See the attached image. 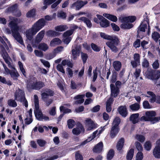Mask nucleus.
Masks as SVG:
<instances>
[{"mask_svg": "<svg viewBox=\"0 0 160 160\" xmlns=\"http://www.w3.org/2000/svg\"><path fill=\"white\" fill-rule=\"evenodd\" d=\"M9 18L10 21L8 26L11 28L13 36L17 42L25 46L22 38L18 32L20 28L18 24L20 22V20L11 17H9Z\"/></svg>", "mask_w": 160, "mask_h": 160, "instance_id": "obj_1", "label": "nucleus"}, {"mask_svg": "<svg viewBox=\"0 0 160 160\" xmlns=\"http://www.w3.org/2000/svg\"><path fill=\"white\" fill-rule=\"evenodd\" d=\"M101 37L105 39L110 40L106 42L107 45L114 52L118 51V49L116 46L118 45L119 41L118 38L115 37L110 36L106 34L105 33L101 32L100 33Z\"/></svg>", "mask_w": 160, "mask_h": 160, "instance_id": "obj_2", "label": "nucleus"}, {"mask_svg": "<svg viewBox=\"0 0 160 160\" xmlns=\"http://www.w3.org/2000/svg\"><path fill=\"white\" fill-rule=\"evenodd\" d=\"M1 53L5 62L8 64V67L14 70V71H11L10 73L11 77L14 80H17L19 76V74L14 66L11 64L10 62L11 59L3 48H1Z\"/></svg>", "mask_w": 160, "mask_h": 160, "instance_id": "obj_3", "label": "nucleus"}, {"mask_svg": "<svg viewBox=\"0 0 160 160\" xmlns=\"http://www.w3.org/2000/svg\"><path fill=\"white\" fill-rule=\"evenodd\" d=\"M34 102L35 105V109L34 112L36 118L39 120H44L45 121H49V119L48 117L43 115L41 110L39 109L38 98L37 96L34 95Z\"/></svg>", "mask_w": 160, "mask_h": 160, "instance_id": "obj_4", "label": "nucleus"}, {"mask_svg": "<svg viewBox=\"0 0 160 160\" xmlns=\"http://www.w3.org/2000/svg\"><path fill=\"white\" fill-rule=\"evenodd\" d=\"M156 113L154 111H151L146 112L145 116L142 117L140 120L143 121H150L152 123H155L160 120V117H155Z\"/></svg>", "mask_w": 160, "mask_h": 160, "instance_id": "obj_5", "label": "nucleus"}, {"mask_svg": "<svg viewBox=\"0 0 160 160\" xmlns=\"http://www.w3.org/2000/svg\"><path fill=\"white\" fill-rule=\"evenodd\" d=\"M136 19V17L134 16H129L122 18L121 19L122 23L121 25V28L123 29H129L133 27L131 23L133 22Z\"/></svg>", "mask_w": 160, "mask_h": 160, "instance_id": "obj_6", "label": "nucleus"}, {"mask_svg": "<svg viewBox=\"0 0 160 160\" xmlns=\"http://www.w3.org/2000/svg\"><path fill=\"white\" fill-rule=\"evenodd\" d=\"M15 97L16 100L22 102V104L26 107H28V102L25 98L24 92L22 90L19 89L17 90L15 94Z\"/></svg>", "mask_w": 160, "mask_h": 160, "instance_id": "obj_7", "label": "nucleus"}, {"mask_svg": "<svg viewBox=\"0 0 160 160\" xmlns=\"http://www.w3.org/2000/svg\"><path fill=\"white\" fill-rule=\"evenodd\" d=\"M145 15L144 17H145L144 18V20L142 22V24L140 25L138 28V35L140 32H144L145 31V29L147 28V25H148V33L150 31V27L149 25V20L148 18V16L147 15V13L145 12Z\"/></svg>", "mask_w": 160, "mask_h": 160, "instance_id": "obj_8", "label": "nucleus"}, {"mask_svg": "<svg viewBox=\"0 0 160 160\" xmlns=\"http://www.w3.org/2000/svg\"><path fill=\"white\" fill-rule=\"evenodd\" d=\"M145 77L152 80H157L160 77V71L153 70L147 71L145 73Z\"/></svg>", "mask_w": 160, "mask_h": 160, "instance_id": "obj_9", "label": "nucleus"}, {"mask_svg": "<svg viewBox=\"0 0 160 160\" xmlns=\"http://www.w3.org/2000/svg\"><path fill=\"white\" fill-rule=\"evenodd\" d=\"M44 86V83L41 82H37L36 79L31 80L28 84L27 87L28 88L39 90Z\"/></svg>", "mask_w": 160, "mask_h": 160, "instance_id": "obj_10", "label": "nucleus"}, {"mask_svg": "<svg viewBox=\"0 0 160 160\" xmlns=\"http://www.w3.org/2000/svg\"><path fill=\"white\" fill-rule=\"evenodd\" d=\"M85 123L87 131L92 130L98 127V124L90 118L85 119Z\"/></svg>", "mask_w": 160, "mask_h": 160, "instance_id": "obj_11", "label": "nucleus"}, {"mask_svg": "<svg viewBox=\"0 0 160 160\" xmlns=\"http://www.w3.org/2000/svg\"><path fill=\"white\" fill-rule=\"evenodd\" d=\"M46 23V21L43 18H41L35 23L32 27L38 32L45 26Z\"/></svg>", "mask_w": 160, "mask_h": 160, "instance_id": "obj_12", "label": "nucleus"}, {"mask_svg": "<svg viewBox=\"0 0 160 160\" xmlns=\"http://www.w3.org/2000/svg\"><path fill=\"white\" fill-rule=\"evenodd\" d=\"M73 30L72 29L67 31L63 34V39H62L63 42L68 44L71 40V38L69 36L73 33Z\"/></svg>", "mask_w": 160, "mask_h": 160, "instance_id": "obj_13", "label": "nucleus"}, {"mask_svg": "<svg viewBox=\"0 0 160 160\" xmlns=\"http://www.w3.org/2000/svg\"><path fill=\"white\" fill-rule=\"evenodd\" d=\"M87 3L88 2L87 1L78 0L72 5L71 8H75L76 10H79Z\"/></svg>", "mask_w": 160, "mask_h": 160, "instance_id": "obj_14", "label": "nucleus"}, {"mask_svg": "<svg viewBox=\"0 0 160 160\" xmlns=\"http://www.w3.org/2000/svg\"><path fill=\"white\" fill-rule=\"evenodd\" d=\"M37 32L36 31L32 26L31 28L26 30L25 35L27 38L29 40H32L33 38V36Z\"/></svg>", "mask_w": 160, "mask_h": 160, "instance_id": "obj_15", "label": "nucleus"}, {"mask_svg": "<svg viewBox=\"0 0 160 160\" xmlns=\"http://www.w3.org/2000/svg\"><path fill=\"white\" fill-rule=\"evenodd\" d=\"M97 16L98 18L101 21L100 24L101 26L103 28H106L108 27L109 23L108 21L103 18L102 16L97 15Z\"/></svg>", "mask_w": 160, "mask_h": 160, "instance_id": "obj_16", "label": "nucleus"}, {"mask_svg": "<svg viewBox=\"0 0 160 160\" xmlns=\"http://www.w3.org/2000/svg\"><path fill=\"white\" fill-rule=\"evenodd\" d=\"M134 60L131 62V63L133 68L136 67L140 64V56L138 53H135L133 56Z\"/></svg>", "mask_w": 160, "mask_h": 160, "instance_id": "obj_17", "label": "nucleus"}, {"mask_svg": "<svg viewBox=\"0 0 160 160\" xmlns=\"http://www.w3.org/2000/svg\"><path fill=\"white\" fill-rule=\"evenodd\" d=\"M111 90V96L114 97H116L118 94L119 92V88L115 87V86L111 84L110 85Z\"/></svg>", "mask_w": 160, "mask_h": 160, "instance_id": "obj_18", "label": "nucleus"}, {"mask_svg": "<svg viewBox=\"0 0 160 160\" xmlns=\"http://www.w3.org/2000/svg\"><path fill=\"white\" fill-rule=\"evenodd\" d=\"M54 92L49 89H47L41 94L42 99L45 100L49 96H52L54 95Z\"/></svg>", "mask_w": 160, "mask_h": 160, "instance_id": "obj_19", "label": "nucleus"}, {"mask_svg": "<svg viewBox=\"0 0 160 160\" xmlns=\"http://www.w3.org/2000/svg\"><path fill=\"white\" fill-rule=\"evenodd\" d=\"M0 42L7 49H8V47L11 48V45L9 42L4 36H3L2 38L0 36Z\"/></svg>", "mask_w": 160, "mask_h": 160, "instance_id": "obj_20", "label": "nucleus"}, {"mask_svg": "<svg viewBox=\"0 0 160 160\" xmlns=\"http://www.w3.org/2000/svg\"><path fill=\"white\" fill-rule=\"evenodd\" d=\"M119 130V128L112 127L109 133V136L110 138L113 139L115 138Z\"/></svg>", "mask_w": 160, "mask_h": 160, "instance_id": "obj_21", "label": "nucleus"}, {"mask_svg": "<svg viewBox=\"0 0 160 160\" xmlns=\"http://www.w3.org/2000/svg\"><path fill=\"white\" fill-rule=\"evenodd\" d=\"M32 110L31 109L26 114L27 118L25 119V123L27 125L30 124L32 121Z\"/></svg>", "mask_w": 160, "mask_h": 160, "instance_id": "obj_22", "label": "nucleus"}, {"mask_svg": "<svg viewBox=\"0 0 160 160\" xmlns=\"http://www.w3.org/2000/svg\"><path fill=\"white\" fill-rule=\"evenodd\" d=\"M118 110L120 114L122 117H125L127 116L128 112L126 106H121L118 108Z\"/></svg>", "mask_w": 160, "mask_h": 160, "instance_id": "obj_23", "label": "nucleus"}, {"mask_svg": "<svg viewBox=\"0 0 160 160\" xmlns=\"http://www.w3.org/2000/svg\"><path fill=\"white\" fill-rule=\"evenodd\" d=\"M147 95L144 94L143 95L145 97L151 98L149 100L150 102H154L156 101V96L153 92L151 91H148L147 92Z\"/></svg>", "mask_w": 160, "mask_h": 160, "instance_id": "obj_24", "label": "nucleus"}, {"mask_svg": "<svg viewBox=\"0 0 160 160\" xmlns=\"http://www.w3.org/2000/svg\"><path fill=\"white\" fill-rule=\"evenodd\" d=\"M62 43V41L58 38H55L53 39L50 42V45L51 47H55L57 45L60 44Z\"/></svg>", "mask_w": 160, "mask_h": 160, "instance_id": "obj_25", "label": "nucleus"}, {"mask_svg": "<svg viewBox=\"0 0 160 160\" xmlns=\"http://www.w3.org/2000/svg\"><path fill=\"white\" fill-rule=\"evenodd\" d=\"M103 144L102 142H100L96 145L93 148V151L95 152H100L102 150Z\"/></svg>", "mask_w": 160, "mask_h": 160, "instance_id": "obj_26", "label": "nucleus"}, {"mask_svg": "<svg viewBox=\"0 0 160 160\" xmlns=\"http://www.w3.org/2000/svg\"><path fill=\"white\" fill-rule=\"evenodd\" d=\"M139 114L138 113L132 114L130 117V120L133 124H135L138 122L139 121L138 117Z\"/></svg>", "mask_w": 160, "mask_h": 160, "instance_id": "obj_27", "label": "nucleus"}, {"mask_svg": "<svg viewBox=\"0 0 160 160\" xmlns=\"http://www.w3.org/2000/svg\"><path fill=\"white\" fill-rule=\"evenodd\" d=\"M45 31L42 30L37 35L35 42L38 43L40 42L44 35Z\"/></svg>", "mask_w": 160, "mask_h": 160, "instance_id": "obj_28", "label": "nucleus"}, {"mask_svg": "<svg viewBox=\"0 0 160 160\" xmlns=\"http://www.w3.org/2000/svg\"><path fill=\"white\" fill-rule=\"evenodd\" d=\"M124 143V139L123 138H121L119 140L116 145V148L118 151L122 150Z\"/></svg>", "mask_w": 160, "mask_h": 160, "instance_id": "obj_29", "label": "nucleus"}, {"mask_svg": "<svg viewBox=\"0 0 160 160\" xmlns=\"http://www.w3.org/2000/svg\"><path fill=\"white\" fill-rule=\"evenodd\" d=\"M153 154L156 158H160V147L156 146L153 150Z\"/></svg>", "mask_w": 160, "mask_h": 160, "instance_id": "obj_30", "label": "nucleus"}, {"mask_svg": "<svg viewBox=\"0 0 160 160\" xmlns=\"http://www.w3.org/2000/svg\"><path fill=\"white\" fill-rule=\"evenodd\" d=\"M84 97L85 95L84 94L78 95L75 96L74 98L77 100L75 102V104H78L82 103L84 101L83 98Z\"/></svg>", "mask_w": 160, "mask_h": 160, "instance_id": "obj_31", "label": "nucleus"}, {"mask_svg": "<svg viewBox=\"0 0 160 160\" xmlns=\"http://www.w3.org/2000/svg\"><path fill=\"white\" fill-rule=\"evenodd\" d=\"M98 132V130H96L92 134L91 136L88 138L87 140H85L82 142L80 144V146H82L85 145L87 142L91 141L93 139L96 137V134Z\"/></svg>", "mask_w": 160, "mask_h": 160, "instance_id": "obj_32", "label": "nucleus"}, {"mask_svg": "<svg viewBox=\"0 0 160 160\" xmlns=\"http://www.w3.org/2000/svg\"><path fill=\"white\" fill-rule=\"evenodd\" d=\"M64 48L62 46H59L54 49L52 52L53 56L50 59H52L55 57L57 53H59L63 50Z\"/></svg>", "mask_w": 160, "mask_h": 160, "instance_id": "obj_33", "label": "nucleus"}, {"mask_svg": "<svg viewBox=\"0 0 160 160\" xmlns=\"http://www.w3.org/2000/svg\"><path fill=\"white\" fill-rule=\"evenodd\" d=\"M80 54V51L78 49L75 48L72 50V58L75 60L78 57Z\"/></svg>", "mask_w": 160, "mask_h": 160, "instance_id": "obj_34", "label": "nucleus"}, {"mask_svg": "<svg viewBox=\"0 0 160 160\" xmlns=\"http://www.w3.org/2000/svg\"><path fill=\"white\" fill-rule=\"evenodd\" d=\"M113 100L112 98H110L106 102V109L107 111L109 112L111 111V104H112Z\"/></svg>", "mask_w": 160, "mask_h": 160, "instance_id": "obj_35", "label": "nucleus"}, {"mask_svg": "<svg viewBox=\"0 0 160 160\" xmlns=\"http://www.w3.org/2000/svg\"><path fill=\"white\" fill-rule=\"evenodd\" d=\"M103 16L112 21L116 22L117 20V17L113 15L107 13H104Z\"/></svg>", "mask_w": 160, "mask_h": 160, "instance_id": "obj_36", "label": "nucleus"}, {"mask_svg": "<svg viewBox=\"0 0 160 160\" xmlns=\"http://www.w3.org/2000/svg\"><path fill=\"white\" fill-rule=\"evenodd\" d=\"M113 66L114 68L117 71H119L121 67V62L119 61H116L113 63Z\"/></svg>", "mask_w": 160, "mask_h": 160, "instance_id": "obj_37", "label": "nucleus"}, {"mask_svg": "<svg viewBox=\"0 0 160 160\" xmlns=\"http://www.w3.org/2000/svg\"><path fill=\"white\" fill-rule=\"evenodd\" d=\"M68 28V27L65 25H61L55 27V30L58 32H62Z\"/></svg>", "mask_w": 160, "mask_h": 160, "instance_id": "obj_38", "label": "nucleus"}, {"mask_svg": "<svg viewBox=\"0 0 160 160\" xmlns=\"http://www.w3.org/2000/svg\"><path fill=\"white\" fill-rule=\"evenodd\" d=\"M120 122L121 120L118 117L115 118L114 119L112 123V127H114V128H119L118 126L120 123Z\"/></svg>", "mask_w": 160, "mask_h": 160, "instance_id": "obj_39", "label": "nucleus"}, {"mask_svg": "<svg viewBox=\"0 0 160 160\" xmlns=\"http://www.w3.org/2000/svg\"><path fill=\"white\" fill-rule=\"evenodd\" d=\"M36 10L33 9L28 11L26 14V17L28 18H33L36 15Z\"/></svg>", "mask_w": 160, "mask_h": 160, "instance_id": "obj_40", "label": "nucleus"}, {"mask_svg": "<svg viewBox=\"0 0 160 160\" xmlns=\"http://www.w3.org/2000/svg\"><path fill=\"white\" fill-rule=\"evenodd\" d=\"M61 64L63 66L67 65L71 68H72L73 66V64L68 59H65L62 60Z\"/></svg>", "mask_w": 160, "mask_h": 160, "instance_id": "obj_41", "label": "nucleus"}, {"mask_svg": "<svg viewBox=\"0 0 160 160\" xmlns=\"http://www.w3.org/2000/svg\"><path fill=\"white\" fill-rule=\"evenodd\" d=\"M17 8L18 7L17 5L15 4L12 7L8 8L6 9V12H11L14 14L16 9H17Z\"/></svg>", "mask_w": 160, "mask_h": 160, "instance_id": "obj_42", "label": "nucleus"}, {"mask_svg": "<svg viewBox=\"0 0 160 160\" xmlns=\"http://www.w3.org/2000/svg\"><path fill=\"white\" fill-rule=\"evenodd\" d=\"M134 150L133 149H130L128 152L126 158L127 160H131L133 156Z\"/></svg>", "mask_w": 160, "mask_h": 160, "instance_id": "obj_43", "label": "nucleus"}, {"mask_svg": "<svg viewBox=\"0 0 160 160\" xmlns=\"http://www.w3.org/2000/svg\"><path fill=\"white\" fill-rule=\"evenodd\" d=\"M48 36L51 37H56L59 35V33L54 31L49 30L46 33Z\"/></svg>", "mask_w": 160, "mask_h": 160, "instance_id": "obj_44", "label": "nucleus"}, {"mask_svg": "<svg viewBox=\"0 0 160 160\" xmlns=\"http://www.w3.org/2000/svg\"><path fill=\"white\" fill-rule=\"evenodd\" d=\"M38 48L45 51L48 49V46L47 44L45 43H41L38 46Z\"/></svg>", "mask_w": 160, "mask_h": 160, "instance_id": "obj_45", "label": "nucleus"}, {"mask_svg": "<svg viewBox=\"0 0 160 160\" xmlns=\"http://www.w3.org/2000/svg\"><path fill=\"white\" fill-rule=\"evenodd\" d=\"M18 64L20 71L24 76H26V71L25 69L24 68L22 63L21 62L19 61L18 62Z\"/></svg>", "mask_w": 160, "mask_h": 160, "instance_id": "obj_46", "label": "nucleus"}, {"mask_svg": "<svg viewBox=\"0 0 160 160\" xmlns=\"http://www.w3.org/2000/svg\"><path fill=\"white\" fill-rule=\"evenodd\" d=\"M129 108L132 111H137L140 108V105L138 103H135L130 105Z\"/></svg>", "mask_w": 160, "mask_h": 160, "instance_id": "obj_47", "label": "nucleus"}, {"mask_svg": "<svg viewBox=\"0 0 160 160\" xmlns=\"http://www.w3.org/2000/svg\"><path fill=\"white\" fill-rule=\"evenodd\" d=\"M68 105L67 104L64 105V106H61L60 107V110L61 111H63L64 113H66L71 112V110L68 109H67L65 106Z\"/></svg>", "mask_w": 160, "mask_h": 160, "instance_id": "obj_48", "label": "nucleus"}, {"mask_svg": "<svg viewBox=\"0 0 160 160\" xmlns=\"http://www.w3.org/2000/svg\"><path fill=\"white\" fill-rule=\"evenodd\" d=\"M135 138L141 142H144L145 139V137L143 135L140 134H137L135 137Z\"/></svg>", "mask_w": 160, "mask_h": 160, "instance_id": "obj_49", "label": "nucleus"}, {"mask_svg": "<svg viewBox=\"0 0 160 160\" xmlns=\"http://www.w3.org/2000/svg\"><path fill=\"white\" fill-rule=\"evenodd\" d=\"M144 146V148L147 151H149L151 148V143L149 141H147L145 142Z\"/></svg>", "mask_w": 160, "mask_h": 160, "instance_id": "obj_50", "label": "nucleus"}, {"mask_svg": "<svg viewBox=\"0 0 160 160\" xmlns=\"http://www.w3.org/2000/svg\"><path fill=\"white\" fill-rule=\"evenodd\" d=\"M68 127L69 128H72L75 125V122L74 121L71 119L68 120L67 121Z\"/></svg>", "mask_w": 160, "mask_h": 160, "instance_id": "obj_51", "label": "nucleus"}, {"mask_svg": "<svg viewBox=\"0 0 160 160\" xmlns=\"http://www.w3.org/2000/svg\"><path fill=\"white\" fill-rule=\"evenodd\" d=\"M8 104L11 107H15L17 106V104L16 102L13 100H9L8 102Z\"/></svg>", "mask_w": 160, "mask_h": 160, "instance_id": "obj_52", "label": "nucleus"}, {"mask_svg": "<svg viewBox=\"0 0 160 160\" xmlns=\"http://www.w3.org/2000/svg\"><path fill=\"white\" fill-rule=\"evenodd\" d=\"M143 158L142 153L141 152H138L136 156V160H142Z\"/></svg>", "mask_w": 160, "mask_h": 160, "instance_id": "obj_53", "label": "nucleus"}, {"mask_svg": "<svg viewBox=\"0 0 160 160\" xmlns=\"http://www.w3.org/2000/svg\"><path fill=\"white\" fill-rule=\"evenodd\" d=\"M114 156V151L112 149L110 150L107 154V158L108 160H111Z\"/></svg>", "mask_w": 160, "mask_h": 160, "instance_id": "obj_54", "label": "nucleus"}, {"mask_svg": "<svg viewBox=\"0 0 160 160\" xmlns=\"http://www.w3.org/2000/svg\"><path fill=\"white\" fill-rule=\"evenodd\" d=\"M152 37L155 41L157 42L160 37V36L158 32H154L152 34Z\"/></svg>", "mask_w": 160, "mask_h": 160, "instance_id": "obj_55", "label": "nucleus"}, {"mask_svg": "<svg viewBox=\"0 0 160 160\" xmlns=\"http://www.w3.org/2000/svg\"><path fill=\"white\" fill-rule=\"evenodd\" d=\"M135 145L136 148L138 151H142L143 148L140 143L137 141L135 142Z\"/></svg>", "mask_w": 160, "mask_h": 160, "instance_id": "obj_56", "label": "nucleus"}, {"mask_svg": "<svg viewBox=\"0 0 160 160\" xmlns=\"http://www.w3.org/2000/svg\"><path fill=\"white\" fill-rule=\"evenodd\" d=\"M56 16L55 13H54L52 16L47 15L45 17V20L47 21H51L55 18Z\"/></svg>", "mask_w": 160, "mask_h": 160, "instance_id": "obj_57", "label": "nucleus"}, {"mask_svg": "<svg viewBox=\"0 0 160 160\" xmlns=\"http://www.w3.org/2000/svg\"><path fill=\"white\" fill-rule=\"evenodd\" d=\"M81 57L83 63H85L87 62V60L88 58V56L87 54L86 53L82 52L81 53Z\"/></svg>", "mask_w": 160, "mask_h": 160, "instance_id": "obj_58", "label": "nucleus"}, {"mask_svg": "<svg viewBox=\"0 0 160 160\" xmlns=\"http://www.w3.org/2000/svg\"><path fill=\"white\" fill-rule=\"evenodd\" d=\"M57 69L58 70L61 72L63 74L65 73V72L63 69V65L62 64H58L57 66Z\"/></svg>", "mask_w": 160, "mask_h": 160, "instance_id": "obj_59", "label": "nucleus"}, {"mask_svg": "<svg viewBox=\"0 0 160 160\" xmlns=\"http://www.w3.org/2000/svg\"><path fill=\"white\" fill-rule=\"evenodd\" d=\"M37 142L38 145L41 147H44L46 143L45 140L42 139H38Z\"/></svg>", "mask_w": 160, "mask_h": 160, "instance_id": "obj_60", "label": "nucleus"}, {"mask_svg": "<svg viewBox=\"0 0 160 160\" xmlns=\"http://www.w3.org/2000/svg\"><path fill=\"white\" fill-rule=\"evenodd\" d=\"M91 47L92 49L96 52H98L101 50V48L100 47H98L93 43H92L91 44Z\"/></svg>", "mask_w": 160, "mask_h": 160, "instance_id": "obj_61", "label": "nucleus"}, {"mask_svg": "<svg viewBox=\"0 0 160 160\" xmlns=\"http://www.w3.org/2000/svg\"><path fill=\"white\" fill-rule=\"evenodd\" d=\"M143 106L145 109H150L151 108L150 104L147 101H144L143 103Z\"/></svg>", "mask_w": 160, "mask_h": 160, "instance_id": "obj_62", "label": "nucleus"}, {"mask_svg": "<svg viewBox=\"0 0 160 160\" xmlns=\"http://www.w3.org/2000/svg\"><path fill=\"white\" fill-rule=\"evenodd\" d=\"M44 102H45V104L46 106H49L52 102L53 100L51 99H48V98H46L45 100L42 99Z\"/></svg>", "mask_w": 160, "mask_h": 160, "instance_id": "obj_63", "label": "nucleus"}, {"mask_svg": "<svg viewBox=\"0 0 160 160\" xmlns=\"http://www.w3.org/2000/svg\"><path fill=\"white\" fill-rule=\"evenodd\" d=\"M73 133L75 135H78L80 133V131L79 128H75L72 130Z\"/></svg>", "mask_w": 160, "mask_h": 160, "instance_id": "obj_64", "label": "nucleus"}]
</instances>
